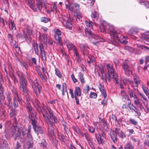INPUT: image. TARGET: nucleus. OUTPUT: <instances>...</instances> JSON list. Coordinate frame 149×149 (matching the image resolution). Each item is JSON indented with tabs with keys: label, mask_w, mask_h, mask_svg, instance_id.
<instances>
[{
	"label": "nucleus",
	"mask_w": 149,
	"mask_h": 149,
	"mask_svg": "<svg viewBox=\"0 0 149 149\" xmlns=\"http://www.w3.org/2000/svg\"><path fill=\"white\" fill-rule=\"evenodd\" d=\"M138 2L141 5H144L147 8H149V2L144 0H139Z\"/></svg>",
	"instance_id": "nucleus-28"
},
{
	"label": "nucleus",
	"mask_w": 149,
	"mask_h": 149,
	"mask_svg": "<svg viewBox=\"0 0 149 149\" xmlns=\"http://www.w3.org/2000/svg\"><path fill=\"white\" fill-rule=\"evenodd\" d=\"M37 7L40 10L42 7L43 3L45 4L46 3V0H36Z\"/></svg>",
	"instance_id": "nucleus-20"
},
{
	"label": "nucleus",
	"mask_w": 149,
	"mask_h": 149,
	"mask_svg": "<svg viewBox=\"0 0 149 149\" xmlns=\"http://www.w3.org/2000/svg\"><path fill=\"white\" fill-rule=\"evenodd\" d=\"M95 74H97L100 76V72L103 75V74L104 73V71L103 66L101 64L96 65L95 66Z\"/></svg>",
	"instance_id": "nucleus-15"
},
{
	"label": "nucleus",
	"mask_w": 149,
	"mask_h": 149,
	"mask_svg": "<svg viewBox=\"0 0 149 149\" xmlns=\"http://www.w3.org/2000/svg\"><path fill=\"white\" fill-rule=\"evenodd\" d=\"M29 97L31 98V99L30 100H27L26 98V109L27 111L29 113V118L32 120H37V118L36 116V112L33 110L32 107L30 104V102L31 101V98L30 97Z\"/></svg>",
	"instance_id": "nucleus-8"
},
{
	"label": "nucleus",
	"mask_w": 149,
	"mask_h": 149,
	"mask_svg": "<svg viewBox=\"0 0 149 149\" xmlns=\"http://www.w3.org/2000/svg\"><path fill=\"white\" fill-rule=\"evenodd\" d=\"M139 47L142 49L147 50V51L149 52V47H146L143 45H140Z\"/></svg>",
	"instance_id": "nucleus-58"
},
{
	"label": "nucleus",
	"mask_w": 149,
	"mask_h": 149,
	"mask_svg": "<svg viewBox=\"0 0 149 149\" xmlns=\"http://www.w3.org/2000/svg\"><path fill=\"white\" fill-rule=\"evenodd\" d=\"M140 96H141V98H142L143 100H144V101L143 102H145L148 103V100H147L146 97L143 94H140ZM145 104V103H144V104H143V106Z\"/></svg>",
	"instance_id": "nucleus-56"
},
{
	"label": "nucleus",
	"mask_w": 149,
	"mask_h": 149,
	"mask_svg": "<svg viewBox=\"0 0 149 149\" xmlns=\"http://www.w3.org/2000/svg\"><path fill=\"white\" fill-rule=\"evenodd\" d=\"M8 144L4 139L0 138V149H8Z\"/></svg>",
	"instance_id": "nucleus-19"
},
{
	"label": "nucleus",
	"mask_w": 149,
	"mask_h": 149,
	"mask_svg": "<svg viewBox=\"0 0 149 149\" xmlns=\"http://www.w3.org/2000/svg\"><path fill=\"white\" fill-rule=\"evenodd\" d=\"M12 91L14 95L13 98H14V99L15 98L19 99V98L16 89L14 88Z\"/></svg>",
	"instance_id": "nucleus-40"
},
{
	"label": "nucleus",
	"mask_w": 149,
	"mask_h": 149,
	"mask_svg": "<svg viewBox=\"0 0 149 149\" xmlns=\"http://www.w3.org/2000/svg\"><path fill=\"white\" fill-rule=\"evenodd\" d=\"M108 80L109 81H110L111 79H113L115 83L116 84L118 83V75L115 70L108 72Z\"/></svg>",
	"instance_id": "nucleus-12"
},
{
	"label": "nucleus",
	"mask_w": 149,
	"mask_h": 149,
	"mask_svg": "<svg viewBox=\"0 0 149 149\" xmlns=\"http://www.w3.org/2000/svg\"><path fill=\"white\" fill-rule=\"evenodd\" d=\"M34 49L35 53L37 54H38L39 53V51L38 45L37 44L36 45H34Z\"/></svg>",
	"instance_id": "nucleus-60"
},
{
	"label": "nucleus",
	"mask_w": 149,
	"mask_h": 149,
	"mask_svg": "<svg viewBox=\"0 0 149 149\" xmlns=\"http://www.w3.org/2000/svg\"><path fill=\"white\" fill-rule=\"evenodd\" d=\"M120 94L123 98H124L125 100L129 101L130 100L128 96L125 91H121L120 92Z\"/></svg>",
	"instance_id": "nucleus-37"
},
{
	"label": "nucleus",
	"mask_w": 149,
	"mask_h": 149,
	"mask_svg": "<svg viewBox=\"0 0 149 149\" xmlns=\"http://www.w3.org/2000/svg\"><path fill=\"white\" fill-rule=\"evenodd\" d=\"M78 77L80 81L82 84H84L85 82V81L83 77V74H82L80 73Z\"/></svg>",
	"instance_id": "nucleus-44"
},
{
	"label": "nucleus",
	"mask_w": 149,
	"mask_h": 149,
	"mask_svg": "<svg viewBox=\"0 0 149 149\" xmlns=\"http://www.w3.org/2000/svg\"><path fill=\"white\" fill-rule=\"evenodd\" d=\"M90 89V87L89 86L87 85H86L85 88L84 89L83 92L85 94H88Z\"/></svg>",
	"instance_id": "nucleus-48"
},
{
	"label": "nucleus",
	"mask_w": 149,
	"mask_h": 149,
	"mask_svg": "<svg viewBox=\"0 0 149 149\" xmlns=\"http://www.w3.org/2000/svg\"><path fill=\"white\" fill-rule=\"evenodd\" d=\"M91 16L93 20L94 19L97 20L99 17V15L97 12L94 11L92 13Z\"/></svg>",
	"instance_id": "nucleus-32"
},
{
	"label": "nucleus",
	"mask_w": 149,
	"mask_h": 149,
	"mask_svg": "<svg viewBox=\"0 0 149 149\" xmlns=\"http://www.w3.org/2000/svg\"><path fill=\"white\" fill-rule=\"evenodd\" d=\"M129 121L131 124L134 125H136L138 124V122L136 120L132 118L130 119Z\"/></svg>",
	"instance_id": "nucleus-57"
},
{
	"label": "nucleus",
	"mask_w": 149,
	"mask_h": 149,
	"mask_svg": "<svg viewBox=\"0 0 149 149\" xmlns=\"http://www.w3.org/2000/svg\"><path fill=\"white\" fill-rule=\"evenodd\" d=\"M19 83L20 87L22 88V91L24 95L27 100H30L31 98L29 97V95L27 92V89L26 88L27 85V81L23 75L19 77Z\"/></svg>",
	"instance_id": "nucleus-6"
},
{
	"label": "nucleus",
	"mask_w": 149,
	"mask_h": 149,
	"mask_svg": "<svg viewBox=\"0 0 149 149\" xmlns=\"http://www.w3.org/2000/svg\"><path fill=\"white\" fill-rule=\"evenodd\" d=\"M28 2L29 6L34 12H36L37 10L34 5V2L33 0H26Z\"/></svg>",
	"instance_id": "nucleus-23"
},
{
	"label": "nucleus",
	"mask_w": 149,
	"mask_h": 149,
	"mask_svg": "<svg viewBox=\"0 0 149 149\" xmlns=\"http://www.w3.org/2000/svg\"><path fill=\"white\" fill-rule=\"evenodd\" d=\"M40 76L42 80L44 82H45L47 79H48L46 77H44L42 74Z\"/></svg>",
	"instance_id": "nucleus-64"
},
{
	"label": "nucleus",
	"mask_w": 149,
	"mask_h": 149,
	"mask_svg": "<svg viewBox=\"0 0 149 149\" xmlns=\"http://www.w3.org/2000/svg\"><path fill=\"white\" fill-rule=\"evenodd\" d=\"M127 81L132 86L137 87L138 85L139 81L135 78H134V82L132 81L130 79H128Z\"/></svg>",
	"instance_id": "nucleus-27"
},
{
	"label": "nucleus",
	"mask_w": 149,
	"mask_h": 149,
	"mask_svg": "<svg viewBox=\"0 0 149 149\" xmlns=\"http://www.w3.org/2000/svg\"><path fill=\"white\" fill-rule=\"evenodd\" d=\"M31 83L32 87L34 91L36 96L38 97L41 91V86L39 84L38 79H36Z\"/></svg>",
	"instance_id": "nucleus-9"
},
{
	"label": "nucleus",
	"mask_w": 149,
	"mask_h": 149,
	"mask_svg": "<svg viewBox=\"0 0 149 149\" xmlns=\"http://www.w3.org/2000/svg\"><path fill=\"white\" fill-rule=\"evenodd\" d=\"M74 54L76 56V59L77 61L79 62L80 61L79 56L78 54V53L77 50H75Z\"/></svg>",
	"instance_id": "nucleus-61"
},
{
	"label": "nucleus",
	"mask_w": 149,
	"mask_h": 149,
	"mask_svg": "<svg viewBox=\"0 0 149 149\" xmlns=\"http://www.w3.org/2000/svg\"><path fill=\"white\" fill-rule=\"evenodd\" d=\"M142 88L143 92L146 95L149 94V90L147 87L143 85H142Z\"/></svg>",
	"instance_id": "nucleus-39"
},
{
	"label": "nucleus",
	"mask_w": 149,
	"mask_h": 149,
	"mask_svg": "<svg viewBox=\"0 0 149 149\" xmlns=\"http://www.w3.org/2000/svg\"><path fill=\"white\" fill-rule=\"evenodd\" d=\"M8 26L10 30H13L16 29V26L14 21L11 19H10L8 21Z\"/></svg>",
	"instance_id": "nucleus-24"
},
{
	"label": "nucleus",
	"mask_w": 149,
	"mask_h": 149,
	"mask_svg": "<svg viewBox=\"0 0 149 149\" xmlns=\"http://www.w3.org/2000/svg\"><path fill=\"white\" fill-rule=\"evenodd\" d=\"M71 77L72 79L73 82L74 83H75L77 81V79L75 78L73 74H72L71 76Z\"/></svg>",
	"instance_id": "nucleus-63"
},
{
	"label": "nucleus",
	"mask_w": 149,
	"mask_h": 149,
	"mask_svg": "<svg viewBox=\"0 0 149 149\" xmlns=\"http://www.w3.org/2000/svg\"><path fill=\"white\" fill-rule=\"evenodd\" d=\"M136 32L133 29H131L129 31L128 33L130 35L133 36L136 34Z\"/></svg>",
	"instance_id": "nucleus-46"
},
{
	"label": "nucleus",
	"mask_w": 149,
	"mask_h": 149,
	"mask_svg": "<svg viewBox=\"0 0 149 149\" xmlns=\"http://www.w3.org/2000/svg\"><path fill=\"white\" fill-rule=\"evenodd\" d=\"M118 136L121 138L123 139L126 137V135L122 131L118 135Z\"/></svg>",
	"instance_id": "nucleus-54"
},
{
	"label": "nucleus",
	"mask_w": 149,
	"mask_h": 149,
	"mask_svg": "<svg viewBox=\"0 0 149 149\" xmlns=\"http://www.w3.org/2000/svg\"><path fill=\"white\" fill-rule=\"evenodd\" d=\"M84 136L86 139L87 140L88 143L90 147L93 149L94 148V146L93 142L92 141L89 135L87 133L84 134Z\"/></svg>",
	"instance_id": "nucleus-21"
},
{
	"label": "nucleus",
	"mask_w": 149,
	"mask_h": 149,
	"mask_svg": "<svg viewBox=\"0 0 149 149\" xmlns=\"http://www.w3.org/2000/svg\"><path fill=\"white\" fill-rule=\"evenodd\" d=\"M36 120H31V124L33 126L34 131L38 135L39 133L42 134L43 133V132L42 128L37 124Z\"/></svg>",
	"instance_id": "nucleus-13"
},
{
	"label": "nucleus",
	"mask_w": 149,
	"mask_h": 149,
	"mask_svg": "<svg viewBox=\"0 0 149 149\" xmlns=\"http://www.w3.org/2000/svg\"><path fill=\"white\" fill-rule=\"evenodd\" d=\"M82 47H83L82 50L83 51V54L84 55L86 56L88 54V49L89 48L87 45H84Z\"/></svg>",
	"instance_id": "nucleus-30"
},
{
	"label": "nucleus",
	"mask_w": 149,
	"mask_h": 149,
	"mask_svg": "<svg viewBox=\"0 0 149 149\" xmlns=\"http://www.w3.org/2000/svg\"><path fill=\"white\" fill-rule=\"evenodd\" d=\"M100 28L101 32L109 33L111 37H113V41L116 39L118 42L125 44L127 43V41L125 40L127 37L123 36L116 31L113 26L110 25L106 22L104 21L101 24Z\"/></svg>",
	"instance_id": "nucleus-3"
},
{
	"label": "nucleus",
	"mask_w": 149,
	"mask_h": 149,
	"mask_svg": "<svg viewBox=\"0 0 149 149\" xmlns=\"http://www.w3.org/2000/svg\"><path fill=\"white\" fill-rule=\"evenodd\" d=\"M75 17L79 19V20L81 18L82 15L81 13L80 12H77L76 13V15H74Z\"/></svg>",
	"instance_id": "nucleus-53"
},
{
	"label": "nucleus",
	"mask_w": 149,
	"mask_h": 149,
	"mask_svg": "<svg viewBox=\"0 0 149 149\" xmlns=\"http://www.w3.org/2000/svg\"><path fill=\"white\" fill-rule=\"evenodd\" d=\"M106 66L108 72L114 71L113 69V67L112 64L109 63L107 64Z\"/></svg>",
	"instance_id": "nucleus-34"
},
{
	"label": "nucleus",
	"mask_w": 149,
	"mask_h": 149,
	"mask_svg": "<svg viewBox=\"0 0 149 149\" xmlns=\"http://www.w3.org/2000/svg\"><path fill=\"white\" fill-rule=\"evenodd\" d=\"M19 98H15L14 99V98H13V104L15 108L17 107L18 106L19 103Z\"/></svg>",
	"instance_id": "nucleus-43"
},
{
	"label": "nucleus",
	"mask_w": 149,
	"mask_h": 149,
	"mask_svg": "<svg viewBox=\"0 0 149 149\" xmlns=\"http://www.w3.org/2000/svg\"><path fill=\"white\" fill-rule=\"evenodd\" d=\"M63 40L64 44L66 45L68 50H74V52L76 50V47L72 43L69 42L66 39H64Z\"/></svg>",
	"instance_id": "nucleus-16"
},
{
	"label": "nucleus",
	"mask_w": 149,
	"mask_h": 149,
	"mask_svg": "<svg viewBox=\"0 0 149 149\" xmlns=\"http://www.w3.org/2000/svg\"><path fill=\"white\" fill-rule=\"evenodd\" d=\"M141 37L144 38L145 40L149 42V37L148 36L149 33L148 32H145L142 33L141 34Z\"/></svg>",
	"instance_id": "nucleus-33"
},
{
	"label": "nucleus",
	"mask_w": 149,
	"mask_h": 149,
	"mask_svg": "<svg viewBox=\"0 0 149 149\" xmlns=\"http://www.w3.org/2000/svg\"><path fill=\"white\" fill-rule=\"evenodd\" d=\"M74 93L75 96H80L81 95V93L80 88L79 87H76Z\"/></svg>",
	"instance_id": "nucleus-35"
},
{
	"label": "nucleus",
	"mask_w": 149,
	"mask_h": 149,
	"mask_svg": "<svg viewBox=\"0 0 149 149\" xmlns=\"http://www.w3.org/2000/svg\"><path fill=\"white\" fill-rule=\"evenodd\" d=\"M36 102L35 107L37 110L40 114L42 113L46 122L48 126H50L51 128L49 127L48 128V135L50 137H52L53 139L55 138V134L52 127L53 126V123H56L58 120L57 118L54 115L52 111L49 107H47V109L48 112L46 111L40 105V104L37 100H35Z\"/></svg>",
	"instance_id": "nucleus-2"
},
{
	"label": "nucleus",
	"mask_w": 149,
	"mask_h": 149,
	"mask_svg": "<svg viewBox=\"0 0 149 149\" xmlns=\"http://www.w3.org/2000/svg\"><path fill=\"white\" fill-rule=\"evenodd\" d=\"M85 33L86 35L90 38H91V41L93 44L97 45L99 44L100 42H103L104 40L95 34L92 33L90 29L88 28H86L85 29Z\"/></svg>",
	"instance_id": "nucleus-4"
},
{
	"label": "nucleus",
	"mask_w": 149,
	"mask_h": 149,
	"mask_svg": "<svg viewBox=\"0 0 149 149\" xmlns=\"http://www.w3.org/2000/svg\"><path fill=\"white\" fill-rule=\"evenodd\" d=\"M95 136L96 139L99 144L103 145L104 143V140L101 138V136L99 133L95 134Z\"/></svg>",
	"instance_id": "nucleus-22"
},
{
	"label": "nucleus",
	"mask_w": 149,
	"mask_h": 149,
	"mask_svg": "<svg viewBox=\"0 0 149 149\" xmlns=\"http://www.w3.org/2000/svg\"><path fill=\"white\" fill-rule=\"evenodd\" d=\"M3 88L2 86V84L1 83H0V98L1 99L0 102H1V101H3L5 98L3 94ZM7 98L8 103V104H6L4 103V106H3V107L2 105L1 104V103H0V105H1V107L2 109L4 107H8L10 108L11 107L12 105L11 101V97L10 93H8L7 94Z\"/></svg>",
	"instance_id": "nucleus-7"
},
{
	"label": "nucleus",
	"mask_w": 149,
	"mask_h": 149,
	"mask_svg": "<svg viewBox=\"0 0 149 149\" xmlns=\"http://www.w3.org/2000/svg\"><path fill=\"white\" fill-rule=\"evenodd\" d=\"M129 62L126 61L123 62L122 67L125 71V74L126 76L129 77L130 73L132 74L131 68L128 65Z\"/></svg>",
	"instance_id": "nucleus-11"
},
{
	"label": "nucleus",
	"mask_w": 149,
	"mask_h": 149,
	"mask_svg": "<svg viewBox=\"0 0 149 149\" xmlns=\"http://www.w3.org/2000/svg\"><path fill=\"white\" fill-rule=\"evenodd\" d=\"M56 3H54L52 6V11L54 13H57L58 11V10L57 9V6L56 4Z\"/></svg>",
	"instance_id": "nucleus-41"
},
{
	"label": "nucleus",
	"mask_w": 149,
	"mask_h": 149,
	"mask_svg": "<svg viewBox=\"0 0 149 149\" xmlns=\"http://www.w3.org/2000/svg\"><path fill=\"white\" fill-rule=\"evenodd\" d=\"M85 23L86 26L88 27H92V22L90 21H85Z\"/></svg>",
	"instance_id": "nucleus-55"
},
{
	"label": "nucleus",
	"mask_w": 149,
	"mask_h": 149,
	"mask_svg": "<svg viewBox=\"0 0 149 149\" xmlns=\"http://www.w3.org/2000/svg\"><path fill=\"white\" fill-rule=\"evenodd\" d=\"M79 5L77 3L70 4V11L74 12H76L79 8Z\"/></svg>",
	"instance_id": "nucleus-25"
},
{
	"label": "nucleus",
	"mask_w": 149,
	"mask_h": 149,
	"mask_svg": "<svg viewBox=\"0 0 149 149\" xmlns=\"http://www.w3.org/2000/svg\"><path fill=\"white\" fill-rule=\"evenodd\" d=\"M40 145L43 147V149H48L47 145L44 139H42V142L39 143Z\"/></svg>",
	"instance_id": "nucleus-31"
},
{
	"label": "nucleus",
	"mask_w": 149,
	"mask_h": 149,
	"mask_svg": "<svg viewBox=\"0 0 149 149\" xmlns=\"http://www.w3.org/2000/svg\"><path fill=\"white\" fill-rule=\"evenodd\" d=\"M129 93L130 98L133 97L134 100V104L137 106H138V107L141 110H142L144 109L143 104H144V102L141 99L139 100L137 96L136 95L134 90L132 89H130L129 88Z\"/></svg>",
	"instance_id": "nucleus-5"
},
{
	"label": "nucleus",
	"mask_w": 149,
	"mask_h": 149,
	"mask_svg": "<svg viewBox=\"0 0 149 149\" xmlns=\"http://www.w3.org/2000/svg\"><path fill=\"white\" fill-rule=\"evenodd\" d=\"M134 111L137 114V116L139 117L141 115V113L139 110L137 108H135L134 110Z\"/></svg>",
	"instance_id": "nucleus-62"
},
{
	"label": "nucleus",
	"mask_w": 149,
	"mask_h": 149,
	"mask_svg": "<svg viewBox=\"0 0 149 149\" xmlns=\"http://www.w3.org/2000/svg\"><path fill=\"white\" fill-rule=\"evenodd\" d=\"M62 95H65V93H66L68 97V93L67 92V86L65 83H64L62 85Z\"/></svg>",
	"instance_id": "nucleus-29"
},
{
	"label": "nucleus",
	"mask_w": 149,
	"mask_h": 149,
	"mask_svg": "<svg viewBox=\"0 0 149 149\" xmlns=\"http://www.w3.org/2000/svg\"><path fill=\"white\" fill-rule=\"evenodd\" d=\"M99 88L104 98H106L107 96V94L106 91L104 89L103 86L101 84V83H100L99 85Z\"/></svg>",
	"instance_id": "nucleus-26"
},
{
	"label": "nucleus",
	"mask_w": 149,
	"mask_h": 149,
	"mask_svg": "<svg viewBox=\"0 0 149 149\" xmlns=\"http://www.w3.org/2000/svg\"><path fill=\"white\" fill-rule=\"evenodd\" d=\"M16 37L17 39H19L22 41H24V40H28L29 37H27L26 34L24 33L23 34L22 33H18L16 35Z\"/></svg>",
	"instance_id": "nucleus-18"
},
{
	"label": "nucleus",
	"mask_w": 149,
	"mask_h": 149,
	"mask_svg": "<svg viewBox=\"0 0 149 149\" xmlns=\"http://www.w3.org/2000/svg\"><path fill=\"white\" fill-rule=\"evenodd\" d=\"M27 130L25 127L17 130L14 127H6L4 132V136L7 139L13 137L18 139L22 142L27 140L24 146V149H33V138L30 133L31 126L29 125Z\"/></svg>",
	"instance_id": "nucleus-1"
},
{
	"label": "nucleus",
	"mask_w": 149,
	"mask_h": 149,
	"mask_svg": "<svg viewBox=\"0 0 149 149\" xmlns=\"http://www.w3.org/2000/svg\"><path fill=\"white\" fill-rule=\"evenodd\" d=\"M42 70L44 74V76L45 77L47 78H49V76L48 74L47 73L46 69H44L43 67L42 68Z\"/></svg>",
	"instance_id": "nucleus-51"
},
{
	"label": "nucleus",
	"mask_w": 149,
	"mask_h": 149,
	"mask_svg": "<svg viewBox=\"0 0 149 149\" xmlns=\"http://www.w3.org/2000/svg\"><path fill=\"white\" fill-rule=\"evenodd\" d=\"M1 116V118L2 119H4V118L6 117V113L5 112L4 110H1L0 112Z\"/></svg>",
	"instance_id": "nucleus-52"
},
{
	"label": "nucleus",
	"mask_w": 149,
	"mask_h": 149,
	"mask_svg": "<svg viewBox=\"0 0 149 149\" xmlns=\"http://www.w3.org/2000/svg\"><path fill=\"white\" fill-rule=\"evenodd\" d=\"M39 47L42 59L43 61H46V56L45 52L44 50L43 45L41 43H40L39 45Z\"/></svg>",
	"instance_id": "nucleus-17"
},
{
	"label": "nucleus",
	"mask_w": 149,
	"mask_h": 149,
	"mask_svg": "<svg viewBox=\"0 0 149 149\" xmlns=\"http://www.w3.org/2000/svg\"><path fill=\"white\" fill-rule=\"evenodd\" d=\"M55 74H56L57 76L59 78H61L62 77V75L59 71L58 69L57 68H56L55 69Z\"/></svg>",
	"instance_id": "nucleus-49"
},
{
	"label": "nucleus",
	"mask_w": 149,
	"mask_h": 149,
	"mask_svg": "<svg viewBox=\"0 0 149 149\" xmlns=\"http://www.w3.org/2000/svg\"><path fill=\"white\" fill-rule=\"evenodd\" d=\"M125 149H133L132 146L130 143H128L126 146Z\"/></svg>",
	"instance_id": "nucleus-59"
},
{
	"label": "nucleus",
	"mask_w": 149,
	"mask_h": 149,
	"mask_svg": "<svg viewBox=\"0 0 149 149\" xmlns=\"http://www.w3.org/2000/svg\"><path fill=\"white\" fill-rule=\"evenodd\" d=\"M111 138L113 140V142L116 143L117 142V138L116 135L113 133L110 134Z\"/></svg>",
	"instance_id": "nucleus-38"
},
{
	"label": "nucleus",
	"mask_w": 149,
	"mask_h": 149,
	"mask_svg": "<svg viewBox=\"0 0 149 149\" xmlns=\"http://www.w3.org/2000/svg\"><path fill=\"white\" fill-rule=\"evenodd\" d=\"M41 22H44L47 23L50 21V19L45 17H42L40 19Z\"/></svg>",
	"instance_id": "nucleus-50"
},
{
	"label": "nucleus",
	"mask_w": 149,
	"mask_h": 149,
	"mask_svg": "<svg viewBox=\"0 0 149 149\" xmlns=\"http://www.w3.org/2000/svg\"><path fill=\"white\" fill-rule=\"evenodd\" d=\"M39 38L40 40L42 42H45L47 41V36L45 35H40Z\"/></svg>",
	"instance_id": "nucleus-36"
},
{
	"label": "nucleus",
	"mask_w": 149,
	"mask_h": 149,
	"mask_svg": "<svg viewBox=\"0 0 149 149\" xmlns=\"http://www.w3.org/2000/svg\"><path fill=\"white\" fill-rule=\"evenodd\" d=\"M97 95L94 92H91L89 95V97L91 98L95 99L97 98Z\"/></svg>",
	"instance_id": "nucleus-47"
},
{
	"label": "nucleus",
	"mask_w": 149,
	"mask_h": 149,
	"mask_svg": "<svg viewBox=\"0 0 149 149\" xmlns=\"http://www.w3.org/2000/svg\"><path fill=\"white\" fill-rule=\"evenodd\" d=\"M54 37L56 40L61 44L62 42V39L61 35V31L59 29H57L54 30Z\"/></svg>",
	"instance_id": "nucleus-14"
},
{
	"label": "nucleus",
	"mask_w": 149,
	"mask_h": 149,
	"mask_svg": "<svg viewBox=\"0 0 149 149\" xmlns=\"http://www.w3.org/2000/svg\"><path fill=\"white\" fill-rule=\"evenodd\" d=\"M26 29L27 30V33H28V35L27 36V37H29V39H28V40H30V35L32 34V32L31 31L30 29H29V27L28 26H26Z\"/></svg>",
	"instance_id": "nucleus-42"
},
{
	"label": "nucleus",
	"mask_w": 149,
	"mask_h": 149,
	"mask_svg": "<svg viewBox=\"0 0 149 149\" xmlns=\"http://www.w3.org/2000/svg\"><path fill=\"white\" fill-rule=\"evenodd\" d=\"M65 17L62 16L59 17V20L63 25L67 29L71 30L72 27V24L70 22V20L69 18L66 21L65 20Z\"/></svg>",
	"instance_id": "nucleus-10"
},
{
	"label": "nucleus",
	"mask_w": 149,
	"mask_h": 149,
	"mask_svg": "<svg viewBox=\"0 0 149 149\" xmlns=\"http://www.w3.org/2000/svg\"><path fill=\"white\" fill-rule=\"evenodd\" d=\"M89 59H87L88 62V63H90L91 62H94L95 61V57L91 55L88 56Z\"/></svg>",
	"instance_id": "nucleus-45"
}]
</instances>
